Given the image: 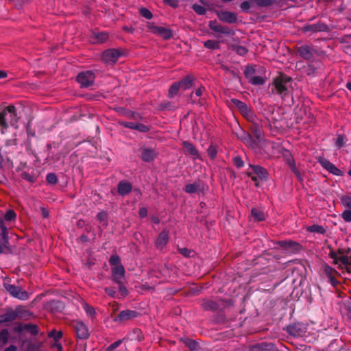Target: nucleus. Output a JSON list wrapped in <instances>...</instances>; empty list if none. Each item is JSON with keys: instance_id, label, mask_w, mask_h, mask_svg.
I'll list each match as a JSON object with an SVG mask.
<instances>
[{"instance_id": "obj_1", "label": "nucleus", "mask_w": 351, "mask_h": 351, "mask_svg": "<svg viewBox=\"0 0 351 351\" xmlns=\"http://www.w3.org/2000/svg\"><path fill=\"white\" fill-rule=\"evenodd\" d=\"M291 83V78L286 75L281 74L274 80V90L278 95L285 97L289 93V88Z\"/></svg>"}, {"instance_id": "obj_2", "label": "nucleus", "mask_w": 351, "mask_h": 351, "mask_svg": "<svg viewBox=\"0 0 351 351\" xmlns=\"http://www.w3.org/2000/svg\"><path fill=\"white\" fill-rule=\"evenodd\" d=\"M328 256L333 260L332 263L339 265L338 268L340 269H346L348 274H351V255L337 256V254L334 250H330Z\"/></svg>"}, {"instance_id": "obj_3", "label": "nucleus", "mask_w": 351, "mask_h": 351, "mask_svg": "<svg viewBox=\"0 0 351 351\" xmlns=\"http://www.w3.org/2000/svg\"><path fill=\"white\" fill-rule=\"evenodd\" d=\"M95 75L93 71H86L80 73L77 76V81L81 87L87 88L92 86L95 82Z\"/></svg>"}, {"instance_id": "obj_4", "label": "nucleus", "mask_w": 351, "mask_h": 351, "mask_svg": "<svg viewBox=\"0 0 351 351\" xmlns=\"http://www.w3.org/2000/svg\"><path fill=\"white\" fill-rule=\"evenodd\" d=\"M122 55L123 51L119 49H108L103 52L101 58L106 63H115Z\"/></svg>"}, {"instance_id": "obj_5", "label": "nucleus", "mask_w": 351, "mask_h": 351, "mask_svg": "<svg viewBox=\"0 0 351 351\" xmlns=\"http://www.w3.org/2000/svg\"><path fill=\"white\" fill-rule=\"evenodd\" d=\"M6 290L14 298H16L21 300H27L29 299V293L23 290L20 287H17L13 285H5Z\"/></svg>"}, {"instance_id": "obj_6", "label": "nucleus", "mask_w": 351, "mask_h": 351, "mask_svg": "<svg viewBox=\"0 0 351 351\" xmlns=\"http://www.w3.org/2000/svg\"><path fill=\"white\" fill-rule=\"evenodd\" d=\"M147 28L152 33L158 35L165 40L170 39L173 36L172 32L169 29L163 27L156 26L149 23Z\"/></svg>"}, {"instance_id": "obj_7", "label": "nucleus", "mask_w": 351, "mask_h": 351, "mask_svg": "<svg viewBox=\"0 0 351 351\" xmlns=\"http://www.w3.org/2000/svg\"><path fill=\"white\" fill-rule=\"evenodd\" d=\"M1 113H5V119L8 124L10 125L17 128L18 117L16 112V108L14 106H9L5 108V110Z\"/></svg>"}, {"instance_id": "obj_8", "label": "nucleus", "mask_w": 351, "mask_h": 351, "mask_svg": "<svg viewBox=\"0 0 351 351\" xmlns=\"http://www.w3.org/2000/svg\"><path fill=\"white\" fill-rule=\"evenodd\" d=\"M76 337L80 339H86L89 337L90 333L87 326L82 322L78 321L73 324Z\"/></svg>"}, {"instance_id": "obj_9", "label": "nucleus", "mask_w": 351, "mask_h": 351, "mask_svg": "<svg viewBox=\"0 0 351 351\" xmlns=\"http://www.w3.org/2000/svg\"><path fill=\"white\" fill-rule=\"evenodd\" d=\"M301 30L304 33H316L320 32H327L329 31V28L326 24L319 21L315 24L305 25L301 28Z\"/></svg>"}, {"instance_id": "obj_10", "label": "nucleus", "mask_w": 351, "mask_h": 351, "mask_svg": "<svg viewBox=\"0 0 351 351\" xmlns=\"http://www.w3.org/2000/svg\"><path fill=\"white\" fill-rule=\"evenodd\" d=\"M306 326L301 323H294L287 328V332L293 337H301L306 332Z\"/></svg>"}, {"instance_id": "obj_11", "label": "nucleus", "mask_w": 351, "mask_h": 351, "mask_svg": "<svg viewBox=\"0 0 351 351\" xmlns=\"http://www.w3.org/2000/svg\"><path fill=\"white\" fill-rule=\"evenodd\" d=\"M138 313L135 311L125 310L121 311L114 318L116 322H124L134 318H136Z\"/></svg>"}, {"instance_id": "obj_12", "label": "nucleus", "mask_w": 351, "mask_h": 351, "mask_svg": "<svg viewBox=\"0 0 351 351\" xmlns=\"http://www.w3.org/2000/svg\"><path fill=\"white\" fill-rule=\"evenodd\" d=\"M20 313L19 308H16L15 310H7L4 313L0 315V324L11 322L15 320Z\"/></svg>"}, {"instance_id": "obj_13", "label": "nucleus", "mask_w": 351, "mask_h": 351, "mask_svg": "<svg viewBox=\"0 0 351 351\" xmlns=\"http://www.w3.org/2000/svg\"><path fill=\"white\" fill-rule=\"evenodd\" d=\"M141 157L143 161L151 162L157 157V153L154 149L143 147L141 149Z\"/></svg>"}, {"instance_id": "obj_14", "label": "nucleus", "mask_w": 351, "mask_h": 351, "mask_svg": "<svg viewBox=\"0 0 351 351\" xmlns=\"http://www.w3.org/2000/svg\"><path fill=\"white\" fill-rule=\"evenodd\" d=\"M297 53L302 58L309 60L313 58L315 50L308 45H302L297 48Z\"/></svg>"}, {"instance_id": "obj_15", "label": "nucleus", "mask_w": 351, "mask_h": 351, "mask_svg": "<svg viewBox=\"0 0 351 351\" xmlns=\"http://www.w3.org/2000/svg\"><path fill=\"white\" fill-rule=\"evenodd\" d=\"M319 162L321 165L328 170L330 173H332L333 175L341 176L343 175V171L338 169L334 164L330 162L329 160L326 159H322L319 160Z\"/></svg>"}, {"instance_id": "obj_16", "label": "nucleus", "mask_w": 351, "mask_h": 351, "mask_svg": "<svg viewBox=\"0 0 351 351\" xmlns=\"http://www.w3.org/2000/svg\"><path fill=\"white\" fill-rule=\"evenodd\" d=\"M278 245L281 248L285 250H289L294 252L298 251L301 247L300 245L298 243L293 241L291 240L280 241L278 242Z\"/></svg>"}, {"instance_id": "obj_17", "label": "nucleus", "mask_w": 351, "mask_h": 351, "mask_svg": "<svg viewBox=\"0 0 351 351\" xmlns=\"http://www.w3.org/2000/svg\"><path fill=\"white\" fill-rule=\"evenodd\" d=\"M125 268L123 265L113 267L112 269V279L115 282H120L124 278Z\"/></svg>"}, {"instance_id": "obj_18", "label": "nucleus", "mask_w": 351, "mask_h": 351, "mask_svg": "<svg viewBox=\"0 0 351 351\" xmlns=\"http://www.w3.org/2000/svg\"><path fill=\"white\" fill-rule=\"evenodd\" d=\"M132 189V185L130 182L126 180H121L117 185L118 193L121 196H125L129 194Z\"/></svg>"}, {"instance_id": "obj_19", "label": "nucleus", "mask_w": 351, "mask_h": 351, "mask_svg": "<svg viewBox=\"0 0 351 351\" xmlns=\"http://www.w3.org/2000/svg\"><path fill=\"white\" fill-rule=\"evenodd\" d=\"M219 19L228 23H234L237 21V14L229 11H222L218 14Z\"/></svg>"}, {"instance_id": "obj_20", "label": "nucleus", "mask_w": 351, "mask_h": 351, "mask_svg": "<svg viewBox=\"0 0 351 351\" xmlns=\"http://www.w3.org/2000/svg\"><path fill=\"white\" fill-rule=\"evenodd\" d=\"M250 132L253 134L257 141L263 138V129L262 125L257 123H252L250 127Z\"/></svg>"}, {"instance_id": "obj_21", "label": "nucleus", "mask_w": 351, "mask_h": 351, "mask_svg": "<svg viewBox=\"0 0 351 351\" xmlns=\"http://www.w3.org/2000/svg\"><path fill=\"white\" fill-rule=\"evenodd\" d=\"M210 28L214 32L221 33L223 34H230V29L226 26H223L217 23L215 21H211L209 23Z\"/></svg>"}, {"instance_id": "obj_22", "label": "nucleus", "mask_w": 351, "mask_h": 351, "mask_svg": "<svg viewBox=\"0 0 351 351\" xmlns=\"http://www.w3.org/2000/svg\"><path fill=\"white\" fill-rule=\"evenodd\" d=\"M252 171L261 180H267L268 176L267 171L258 165H250Z\"/></svg>"}, {"instance_id": "obj_23", "label": "nucleus", "mask_w": 351, "mask_h": 351, "mask_svg": "<svg viewBox=\"0 0 351 351\" xmlns=\"http://www.w3.org/2000/svg\"><path fill=\"white\" fill-rule=\"evenodd\" d=\"M182 145L186 152L189 154L193 156L194 159L199 158V152L193 143L189 141H183Z\"/></svg>"}, {"instance_id": "obj_24", "label": "nucleus", "mask_w": 351, "mask_h": 351, "mask_svg": "<svg viewBox=\"0 0 351 351\" xmlns=\"http://www.w3.org/2000/svg\"><path fill=\"white\" fill-rule=\"evenodd\" d=\"M194 80L195 78L193 76L186 75L179 82H177V83L181 89L186 90L193 86Z\"/></svg>"}, {"instance_id": "obj_25", "label": "nucleus", "mask_w": 351, "mask_h": 351, "mask_svg": "<svg viewBox=\"0 0 351 351\" xmlns=\"http://www.w3.org/2000/svg\"><path fill=\"white\" fill-rule=\"evenodd\" d=\"M201 305L202 308L205 311H215L219 308L217 302L209 300H203Z\"/></svg>"}, {"instance_id": "obj_26", "label": "nucleus", "mask_w": 351, "mask_h": 351, "mask_svg": "<svg viewBox=\"0 0 351 351\" xmlns=\"http://www.w3.org/2000/svg\"><path fill=\"white\" fill-rule=\"evenodd\" d=\"M251 216L256 221H262L265 219L264 212L262 210L256 208H253L251 210Z\"/></svg>"}, {"instance_id": "obj_27", "label": "nucleus", "mask_w": 351, "mask_h": 351, "mask_svg": "<svg viewBox=\"0 0 351 351\" xmlns=\"http://www.w3.org/2000/svg\"><path fill=\"white\" fill-rule=\"evenodd\" d=\"M239 138L248 147H254L256 142L252 137V136L245 132H243L240 136Z\"/></svg>"}, {"instance_id": "obj_28", "label": "nucleus", "mask_w": 351, "mask_h": 351, "mask_svg": "<svg viewBox=\"0 0 351 351\" xmlns=\"http://www.w3.org/2000/svg\"><path fill=\"white\" fill-rule=\"evenodd\" d=\"M168 239L169 237L167 232L165 231H162L158 235L156 241V245H157V247H162L167 244Z\"/></svg>"}, {"instance_id": "obj_29", "label": "nucleus", "mask_w": 351, "mask_h": 351, "mask_svg": "<svg viewBox=\"0 0 351 351\" xmlns=\"http://www.w3.org/2000/svg\"><path fill=\"white\" fill-rule=\"evenodd\" d=\"M232 101L241 113L247 114L250 112L248 106L243 101L237 99H232Z\"/></svg>"}, {"instance_id": "obj_30", "label": "nucleus", "mask_w": 351, "mask_h": 351, "mask_svg": "<svg viewBox=\"0 0 351 351\" xmlns=\"http://www.w3.org/2000/svg\"><path fill=\"white\" fill-rule=\"evenodd\" d=\"M202 190L201 184L199 182H195L186 185L184 191L187 193H195Z\"/></svg>"}, {"instance_id": "obj_31", "label": "nucleus", "mask_w": 351, "mask_h": 351, "mask_svg": "<svg viewBox=\"0 0 351 351\" xmlns=\"http://www.w3.org/2000/svg\"><path fill=\"white\" fill-rule=\"evenodd\" d=\"M205 90V88L202 86L197 88L194 92H192L190 95V99L191 100L192 103H197V100L196 99L197 97H200L204 91Z\"/></svg>"}, {"instance_id": "obj_32", "label": "nucleus", "mask_w": 351, "mask_h": 351, "mask_svg": "<svg viewBox=\"0 0 351 351\" xmlns=\"http://www.w3.org/2000/svg\"><path fill=\"white\" fill-rule=\"evenodd\" d=\"M23 328L32 335H36L38 333V327L36 324H25Z\"/></svg>"}, {"instance_id": "obj_33", "label": "nucleus", "mask_w": 351, "mask_h": 351, "mask_svg": "<svg viewBox=\"0 0 351 351\" xmlns=\"http://www.w3.org/2000/svg\"><path fill=\"white\" fill-rule=\"evenodd\" d=\"M21 177L27 181L28 182L31 183V184H33L34 182H36V180H37V178L36 176L33 173H29L28 172H26V171H23L21 173Z\"/></svg>"}, {"instance_id": "obj_34", "label": "nucleus", "mask_w": 351, "mask_h": 351, "mask_svg": "<svg viewBox=\"0 0 351 351\" xmlns=\"http://www.w3.org/2000/svg\"><path fill=\"white\" fill-rule=\"evenodd\" d=\"M307 231L310 232H316L321 234H324L326 233V230L323 226L315 224L308 226L307 228Z\"/></svg>"}, {"instance_id": "obj_35", "label": "nucleus", "mask_w": 351, "mask_h": 351, "mask_svg": "<svg viewBox=\"0 0 351 351\" xmlns=\"http://www.w3.org/2000/svg\"><path fill=\"white\" fill-rule=\"evenodd\" d=\"M204 46L209 49H219V42L213 40H208L204 42Z\"/></svg>"}, {"instance_id": "obj_36", "label": "nucleus", "mask_w": 351, "mask_h": 351, "mask_svg": "<svg viewBox=\"0 0 351 351\" xmlns=\"http://www.w3.org/2000/svg\"><path fill=\"white\" fill-rule=\"evenodd\" d=\"M180 89L179 85L177 82H174L169 88L168 91V97L169 98H173L175 95H176Z\"/></svg>"}, {"instance_id": "obj_37", "label": "nucleus", "mask_w": 351, "mask_h": 351, "mask_svg": "<svg viewBox=\"0 0 351 351\" xmlns=\"http://www.w3.org/2000/svg\"><path fill=\"white\" fill-rule=\"evenodd\" d=\"M256 73L255 67L252 65H247L245 69L244 74L246 78L251 79Z\"/></svg>"}, {"instance_id": "obj_38", "label": "nucleus", "mask_w": 351, "mask_h": 351, "mask_svg": "<svg viewBox=\"0 0 351 351\" xmlns=\"http://www.w3.org/2000/svg\"><path fill=\"white\" fill-rule=\"evenodd\" d=\"M324 272L326 274V276L328 277V278L332 277L334 276V274H339L337 270H335L332 267L329 266L328 265L326 264L324 266Z\"/></svg>"}, {"instance_id": "obj_39", "label": "nucleus", "mask_w": 351, "mask_h": 351, "mask_svg": "<svg viewBox=\"0 0 351 351\" xmlns=\"http://www.w3.org/2000/svg\"><path fill=\"white\" fill-rule=\"evenodd\" d=\"M9 338V332L8 329H2L0 330V343L5 345Z\"/></svg>"}, {"instance_id": "obj_40", "label": "nucleus", "mask_w": 351, "mask_h": 351, "mask_svg": "<svg viewBox=\"0 0 351 351\" xmlns=\"http://www.w3.org/2000/svg\"><path fill=\"white\" fill-rule=\"evenodd\" d=\"M249 81L254 85H263L265 82V78L261 76L254 75Z\"/></svg>"}, {"instance_id": "obj_41", "label": "nucleus", "mask_w": 351, "mask_h": 351, "mask_svg": "<svg viewBox=\"0 0 351 351\" xmlns=\"http://www.w3.org/2000/svg\"><path fill=\"white\" fill-rule=\"evenodd\" d=\"M2 228V230H3V244H0V254L1 253H3L4 252V249H8V247L7 245V244H8V238H7V234H6V228H4V227H1Z\"/></svg>"}, {"instance_id": "obj_42", "label": "nucleus", "mask_w": 351, "mask_h": 351, "mask_svg": "<svg viewBox=\"0 0 351 351\" xmlns=\"http://www.w3.org/2000/svg\"><path fill=\"white\" fill-rule=\"evenodd\" d=\"M184 343L191 351H196L197 350L198 344L194 340L186 339Z\"/></svg>"}, {"instance_id": "obj_43", "label": "nucleus", "mask_w": 351, "mask_h": 351, "mask_svg": "<svg viewBox=\"0 0 351 351\" xmlns=\"http://www.w3.org/2000/svg\"><path fill=\"white\" fill-rule=\"evenodd\" d=\"M207 153H208V156L211 158V159H215L217 156V146L214 145H210L209 146V147L207 149Z\"/></svg>"}, {"instance_id": "obj_44", "label": "nucleus", "mask_w": 351, "mask_h": 351, "mask_svg": "<svg viewBox=\"0 0 351 351\" xmlns=\"http://www.w3.org/2000/svg\"><path fill=\"white\" fill-rule=\"evenodd\" d=\"M95 37L98 42L104 43L108 39V34L106 32H98L95 34Z\"/></svg>"}, {"instance_id": "obj_45", "label": "nucleus", "mask_w": 351, "mask_h": 351, "mask_svg": "<svg viewBox=\"0 0 351 351\" xmlns=\"http://www.w3.org/2000/svg\"><path fill=\"white\" fill-rule=\"evenodd\" d=\"M193 10L198 14L199 15H204L206 13V9L199 4H194L192 6Z\"/></svg>"}, {"instance_id": "obj_46", "label": "nucleus", "mask_w": 351, "mask_h": 351, "mask_svg": "<svg viewBox=\"0 0 351 351\" xmlns=\"http://www.w3.org/2000/svg\"><path fill=\"white\" fill-rule=\"evenodd\" d=\"M109 263L112 266L118 267L119 265H122L121 263L120 258L118 255L114 254L111 256Z\"/></svg>"}, {"instance_id": "obj_47", "label": "nucleus", "mask_w": 351, "mask_h": 351, "mask_svg": "<svg viewBox=\"0 0 351 351\" xmlns=\"http://www.w3.org/2000/svg\"><path fill=\"white\" fill-rule=\"evenodd\" d=\"M289 164L291 171L295 173L299 180H302V176L299 170L296 168L293 161H289Z\"/></svg>"}, {"instance_id": "obj_48", "label": "nucleus", "mask_w": 351, "mask_h": 351, "mask_svg": "<svg viewBox=\"0 0 351 351\" xmlns=\"http://www.w3.org/2000/svg\"><path fill=\"white\" fill-rule=\"evenodd\" d=\"M346 143V136L344 135L339 134L337 136V140L335 141V145L339 148L344 146Z\"/></svg>"}, {"instance_id": "obj_49", "label": "nucleus", "mask_w": 351, "mask_h": 351, "mask_svg": "<svg viewBox=\"0 0 351 351\" xmlns=\"http://www.w3.org/2000/svg\"><path fill=\"white\" fill-rule=\"evenodd\" d=\"M84 309L85 310L86 314L89 315L90 317H94L95 314V308L87 304H84Z\"/></svg>"}, {"instance_id": "obj_50", "label": "nucleus", "mask_w": 351, "mask_h": 351, "mask_svg": "<svg viewBox=\"0 0 351 351\" xmlns=\"http://www.w3.org/2000/svg\"><path fill=\"white\" fill-rule=\"evenodd\" d=\"M141 132H147L149 130V128L143 123H135L134 129Z\"/></svg>"}, {"instance_id": "obj_51", "label": "nucleus", "mask_w": 351, "mask_h": 351, "mask_svg": "<svg viewBox=\"0 0 351 351\" xmlns=\"http://www.w3.org/2000/svg\"><path fill=\"white\" fill-rule=\"evenodd\" d=\"M16 217V214L13 210H8L4 216L5 219L8 221L14 220Z\"/></svg>"}, {"instance_id": "obj_52", "label": "nucleus", "mask_w": 351, "mask_h": 351, "mask_svg": "<svg viewBox=\"0 0 351 351\" xmlns=\"http://www.w3.org/2000/svg\"><path fill=\"white\" fill-rule=\"evenodd\" d=\"M46 180L48 183L51 184H55L58 182V178H57L56 175L53 173H50L47 174Z\"/></svg>"}, {"instance_id": "obj_53", "label": "nucleus", "mask_w": 351, "mask_h": 351, "mask_svg": "<svg viewBox=\"0 0 351 351\" xmlns=\"http://www.w3.org/2000/svg\"><path fill=\"white\" fill-rule=\"evenodd\" d=\"M140 13L141 16H143L147 19H151L153 16L152 13L149 10L145 8H143L140 10Z\"/></svg>"}, {"instance_id": "obj_54", "label": "nucleus", "mask_w": 351, "mask_h": 351, "mask_svg": "<svg viewBox=\"0 0 351 351\" xmlns=\"http://www.w3.org/2000/svg\"><path fill=\"white\" fill-rule=\"evenodd\" d=\"M341 202L344 206L351 209V194L341 197Z\"/></svg>"}, {"instance_id": "obj_55", "label": "nucleus", "mask_w": 351, "mask_h": 351, "mask_svg": "<svg viewBox=\"0 0 351 351\" xmlns=\"http://www.w3.org/2000/svg\"><path fill=\"white\" fill-rule=\"evenodd\" d=\"M233 162H234V165L237 168H241L244 165V162L243 161L241 157L239 156H237L234 157Z\"/></svg>"}, {"instance_id": "obj_56", "label": "nucleus", "mask_w": 351, "mask_h": 351, "mask_svg": "<svg viewBox=\"0 0 351 351\" xmlns=\"http://www.w3.org/2000/svg\"><path fill=\"white\" fill-rule=\"evenodd\" d=\"M49 336L50 337H53L56 341H58L62 338V332L60 331L56 332V330H52L49 332Z\"/></svg>"}, {"instance_id": "obj_57", "label": "nucleus", "mask_w": 351, "mask_h": 351, "mask_svg": "<svg viewBox=\"0 0 351 351\" xmlns=\"http://www.w3.org/2000/svg\"><path fill=\"white\" fill-rule=\"evenodd\" d=\"M341 217L346 222H350L351 221V209L349 208V210H346L343 212L341 215Z\"/></svg>"}, {"instance_id": "obj_58", "label": "nucleus", "mask_w": 351, "mask_h": 351, "mask_svg": "<svg viewBox=\"0 0 351 351\" xmlns=\"http://www.w3.org/2000/svg\"><path fill=\"white\" fill-rule=\"evenodd\" d=\"M240 7L243 12H248L251 8V3L248 1H245L241 3Z\"/></svg>"}, {"instance_id": "obj_59", "label": "nucleus", "mask_w": 351, "mask_h": 351, "mask_svg": "<svg viewBox=\"0 0 351 351\" xmlns=\"http://www.w3.org/2000/svg\"><path fill=\"white\" fill-rule=\"evenodd\" d=\"M259 6H267L271 5L275 0H254Z\"/></svg>"}, {"instance_id": "obj_60", "label": "nucleus", "mask_w": 351, "mask_h": 351, "mask_svg": "<svg viewBox=\"0 0 351 351\" xmlns=\"http://www.w3.org/2000/svg\"><path fill=\"white\" fill-rule=\"evenodd\" d=\"M236 52L241 55V56H245L247 53V49L243 46H237L235 47Z\"/></svg>"}, {"instance_id": "obj_61", "label": "nucleus", "mask_w": 351, "mask_h": 351, "mask_svg": "<svg viewBox=\"0 0 351 351\" xmlns=\"http://www.w3.org/2000/svg\"><path fill=\"white\" fill-rule=\"evenodd\" d=\"M97 219L100 222L104 221L107 219V213L105 211H101L97 213Z\"/></svg>"}, {"instance_id": "obj_62", "label": "nucleus", "mask_w": 351, "mask_h": 351, "mask_svg": "<svg viewBox=\"0 0 351 351\" xmlns=\"http://www.w3.org/2000/svg\"><path fill=\"white\" fill-rule=\"evenodd\" d=\"M119 285V289L120 292L121 293V295L125 296L128 294V290L126 287L124 286L122 280L120 281V282H117Z\"/></svg>"}, {"instance_id": "obj_63", "label": "nucleus", "mask_w": 351, "mask_h": 351, "mask_svg": "<svg viewBox=\"0 0 351 351\" xmlns=\"http://www.w3.org/2000/svg\"><path fill=\"white\" fill-rule=\"evenodd\" d=\"M105 292L110 297H115L117 293L116 289L114 287H106L105 288Z\"/></svg>"}, {"instance_id": "obj_64", "label": "nucleus", "mask_w": 351, "mask_h": 351, "mask_svg": "<svg viewBox=\"0 0 351 351\" xmlns=\"http://www.w3.org/2000/svg\"><path fill=\"white\" fill-rule=\"evenodd\" d=\"M120 125L128 128L130 129H134L135 123L134 122H130V121H121L119 122Z\"/></svg>"}]
</instances>
